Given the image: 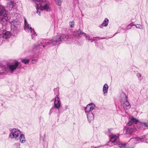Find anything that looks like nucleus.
<instances>
[{"instance_id": "f704fd0d", "label": "nucleus", "mask_w": 148, "mask_h": 148, "mask_svg": "<svg viewBox=\"0 0 148 148\" xmlns=\"http://www.w3.org/2000/svg\"><path fill=\"white\" fill-rule=\"evenodd\" d=\"M136 76L138 78H139L141 77V75L140 73H138L136 74Z\"/></svg>"}, {"instance_id": "dca6fc26", "label": "nucleus", "mask_w": 148, "mask_h": 148, "mask_svg": "<svg viewBox=\"0 0 148 148\" xmlns=\"http://www.w3.org/2000/svg\"><path fill=\"white\" fill-rule=\"evenodd\" d=\"M14 1L9 2L7 3V9L9 10H11L12 9L14 5Z\"/></svg>"}, {"instance_id": "1a4fd4ad", "label": "nucleus", "mask_w": 148, "mask_h": 148, "mask_svg": "<svg viewBox=\"0 0 148 148\" xmlns=\"http://www.w3.org/2000/svg\"><path fill=\"white\" fill-rule=\"evenodd\" d=\"M60 105L61 102L60 99L58 96L56 95L55 97L54 108H56L58 109H59Z\"/></svg>"}, {"instance_id": "f257e3e1", "label": "nucleus", "mask_w": 148, "mask_h": 148, "mask_svg": "<svg viewBox=\"0 0 148 148\" xmlns=\"http://www.w3.org/2000/svg\"><path fill=\"white\" fill-rule=\"evenodd\" d=\"M44 0H36V3L39 2V9L41 10L50 11L52 10L50 3Z\"/></svg>"}, {"instance_id": "f3484780", "label": "nucleus", "mask_w": 148, "mask_h": 148, "mask_svg": "<svg viewBox=\"0 0 148 148\" xmlns=\"http://www.w3.org/2000/svg\"><path fill=\"white\" fill-rule=\"evenodd\" d=\"M108 88V85L106 84L103 86V91L104 94H106L107 93Z\"/></svg>"}, {"instance_id": "79ce46f5", "label": "nucleus", "mask_w": 148, "mask_h": 148, "mask_svg": "<svg viewBox=\"0 0 148 148\" xmlns=\"http://www.w3.org/2000/svg\"><path fill=\"white\" fill-rule=\"evenodd\" d=\"M42 46H43V47L44 48V47H45V45H43Z\"/></svg>"}, {"instance_id": "a19ab883", "label": "nucleus", "mask_w": 148, "mask_h": 148, "mask_svg": "<svg viewBox=\"0 0 148 148\" xmlns=\"http://www.w3.org/2000/svg\"><path fill=\"white\" fill-rule=\"evenodd\" d=\"M105 38H104V37L101 38H100V39H104Z\"/></svg>"}, {"instance_id": "b1692460", "label": "nucleus", "mask_w": 148, "mask_h": 148, "mask_svg": "<svg viewBox=\"0 0 148 148\" xmlns=\"http://www.w3.org/2000/svg\"><path fill=\"white\" fill-rule=\"evenodd\" d=\"M119 147L120 148H125L126 146V144L122 143H116Z\"/></svg>"}, {"instance_id": "2f4dec72", "label": "nucleus", "mask_w": 148, "mask_h": 148, "mask_svg": "<svg viewBox=\"0 0 148 148\" xmlns=\"http://www.w3.org/2000/svg\"><path fill=\"white\" fill-rule=\"evenodd\" d=\"M19 139H25V135L23 134H21Z\"/></svg>"}, {"instance_id": "0eeeda50", "label": "nucleus", "mask_w": 148, "mask_h": 148, "mask_svg": "<svg viewBox=\"0 0 148 148\" xmlns=\"http://www.w3.org/2000/svg\"><path fill=\"white\" fill-rule=\"evenodd\" d=\"M25 30L27 29L28 32H29L31 33L32 38L34 39L36 35V34L35 33L34 29L31 27V25L29 24L27 25V26L25 27Z\"/></svg>"}, {"instance_id": "37998d69", "label": "nucleus", "mask_w": 148, "mask_h": 148, "mask_svg": "<svg viewBox=\"0 0 148 148\" xmlns=\"http://www.w3.org/2000/svg\"><path fill=\"white\" fill-rule=\"evenodd\" d=\"M34 60H33L32 61V63H34V62H33V61H34Z\"/></svg>"}, {"instance_id": "e433bc0d", "label": "nucleus", "mask_w": 148, "mask_h": 148, "mask_svg": "<svg viewBox=\"0 0 148 148\" xmlns=\"http://www.w3.org/2000/svg\"><path fill=\"white\" fill-rule=\"evenodd\" d=\"M36 12L37 13H38L39 15H40V12L38 10H37L36 11Z\"/></svg>"}, {"instance_id": "a878e982", "label": "nucleus", "mask_w": 148, "mask_h": 148, "mask_svg": "<svg viewBox=\"0 0 148 148\" xmlns=\"http://www.w3.org/2000/svg\"><path fill=\"white\" fill-rule=\"evenodd\" d=\"M117 139H110V140L108 142L109 145L112 144H113L116 143V140Z\"/></svg>"}, {"instance_id": "393cba45", "label": "nucleus", "mask_w": 148, "mask_h": 148, "mask_svg": "<svg viewBox=\"0 0 148 148\" xmlns=\"http://www.w3.org/2000/svg\"><path fill=\"white\" fill-rule=\"evenodd\" d=\"M133 131V129L130 127L127 128L126 129V133L127 134H132Z\"/></svg>"}, {"instance_id": "c03bdc74", "label": "nucleus", "mask_w": 148, "mask_h": 148, "mask_svg": "<svg viewBox=\"0 0 148 148\" xmlns=\"http://www.w3.org/2000/svg\"><path fill=\"white\" fill-rule=\"evenodd\" d=\"M36 4H37V5H38V3H36Z\"/></svg>"}, {"instance_id": "473e14b6", "label": "nucleus", "mask_w": 148, "mask_h": 148, "mask_svg": "<svg viewBox=\"0 0 148 148\" xmlns=\"http://www.w3.org/2000/svg\"><path fill=\"white\" fill-rule=\"evenodd\" d=\"M20 142L22 143H24L25 142V140L23 139H19Z\"/></svg>"}, {"instance_id": "f8f14e48", "label": "nucleus", "mask_w": 148, "mask_h": 148, "mask_svg": "<svg viewBox=\"0 0 148 148\" xmlns=\"http://www.w3.org/2000/svg\"><path fill=\"white\" fill-rule=\"evenodd\" d=\"M73 35L75 36L80 37L83 34L86 35V34L84 32H82L80 29L75 31L73 33Z\"/></svg>"}, {"instance_id": "bb28decb", "label": "nucleus", "mask_w": 148, "mask_h": 148, "mask_svg": "<svg viewBox=\"0 0 148 148\" xmlns=\"http://www.w3.org/2000/svg\"><path fill=\"white\" fill-rule=\"evenodd\" d=\"M54 92L55 95H57L58 96V95H59L58 88H55L54 89Z\"/></svg>"}, {"instance_id": "5701e85b", "label": "nucleus", "mask_w": 148, "mask_h": 148, "mask_svg": "<svg viewBox=\"0 0 148 148\" xmlns=\"http://www.w3.org/2000/svg\"><path fill=\"white\" fill-rule=\"evenodd\" d=\"M29 61L30 60L27 58H22L21 59V62L25 64H28Z\"/></svg>"}, {"instance_id": "cd10ccee", "label": "nucleus", "mask_w": 148, "mask_h": 148, "mask_svg": "<svg viewBox=\"0 0 148 148\" xmlns=\"http://www.w3.org/2000/svg\"><path fill=\"white\" fill-rule=\"evenodd\" d=\"M135 26L137 28H139L140 29H142L143 28L142 26L140 25L137 24L136 25H132L129 29H131V27L132 26Z\"/></svg>"}, {"instance_id": "4be33fe9", "label": "nucleus", "mask_w": 148, "mask_h": 148, "mask_svg": "<svg viewBox=\"0 0 148 148\" xmlns=\"http://www.w3.org/2000/svg\"><path fill=\"white\" fill-rule=\"evenodd\" d=\"M135 141L137 143H140L143 142L148 143V139H135Z\"/></svg>"}, {"instance_id": "a211bd4d", "label": "nucleus", "mask_w": 148, "mask_h": 148, "mask_svg": "<svg viewBox=\"0 0 148 148\" xmlns=\"http://www.w3.org/2000/svg\"><path fill=\"white\" fill-rule=\"evenodd\" d=\"M140 125V126H139L138 127V128L139 129H141V126L142 127L143 126H145L146 127H147L148 128V122H140L139 123Z\"/></svg>"}, {"instance_id": "7ed1b4c3", "label": "nucleus", "mask_w": 148, "mask_h": 148, "mask_svg": "<svg viewBox=\"0 0 148 148\" xmlns=\"http://www.w3.org/2000/svg\"><path fill=\"white\" fill-rule=\"evenodd\" d=\"M60 40L59 39V37L58 35L57 36L51 40H47L45 41L46 45H53L54 46L58 45L60 43Z\"/></svg>"}, {"instance_id": "72a5a7b5", "label": "nucleus", "mask_w": 148, "mask_h": 148, "mask_svg": "<svg viewBox=\"0 0 148 148\" xmlns=\"http://www.w3.org/2000/svg\"><path fill=\"white\" fill-rule=\"evenodd\" d=\"M24 23H25V27L27 25H28L27 23V21L25 19L24 20Z\"/></svg>"}, {"instance_id": "7c9ffc66", "label": "nucleus", "mask_w": 148, "mask_h": 148, "mask_svg": "<svg viewBox=\"0 0 148 148\" xmlns=\"http://www.w3.org/2000/svg\"><path fill=\"white\" fill-rule=\"evenodd\" d=\"M99 37H94L93 38L88 39V40L91 41V42H92L93 41L96 40V39L95 38H99Z\"/></svg>"}, {"instance_id": "6e6552de", "label": "nucleus", "mask_w": 148, "mask_h": 148, "mask_svg": "<svg viewBox=\"0 0 148 148\" xmlns=\"http://www.w3.org/2000/svg\"><path fill=\"white\" fill-rule=\"evenodd\" d=\"M95 108V105L92 103L88 104L85 108L86 113H90V112L93 110Z\"/></svg>"}, {"instance_id": "ddd939ff", "label": "nucleus", "mask_w": 148, "mask_h": 148, "mask_svg": "<svg viewBox=\"0 0 148 148\" xmlns=\"http://www.w3.org/2000/svg\"><path fill=\"white\" fill-rule=\"evenodd\" d=\"M59 37V39L60 40V42L68 40L69 38L68 35L62 34L61 35H58Z\"/></svg>"}, {"instance_id": "2eb2a0df", "label": "nucleus", "mask_w": 148, "mask_h": 148, "mask_svg": "<svg viewBox=\"0 0 148 148\" xmlns=\"http://www.w3.org/2000/svg\"><path fill=\"white\" fill-rule=\"evenodd\" d=\"M11 35V34L10 32L6 31L3 33L2 37L3 38L7 39L9 38Z\"/></svg>"}, {"instance_id": "423d86ee", "label": "nucleus", "mask_w": 148, "mask_h": 148, "mask_svg": "<svg viewBox=\"0 0 148 148\" xmlns=\"http://www.w3.org/2000/svg\"><path fill=\"white\" fill-rule=\"evenodd\" d=\"M19 63V62L16 61L14 63H11L8 66L9 69L10 73L13 72L14 70L16 69L18 66Z\"/></svg>"}, {"instance_id": "f03ea898", "label": "nucleus", "mask_w": 148, "mask_h": 148, "mask_svg": "<svg viewBox=\"0 0 148 148\" xmlns=\"http://www.w3.org/2000/svg\"><path fill=\"white\" fill-rule=\"evenodd\" d=\"M7 12L5 7L0 5V22L2 25L6 24L8 20Z\"/></svg>"}, {"instance_id": "412c9836", "label": "nucleus", "mask_w": 148, "mask_h": 148, "mask_svg": "<svg viewBox=\"0 0 148 148\" xmlns=\"http://www.w3.org/2000/svg\"><path fill=\"white\" fill-rule=\"evenodd\" d=\"M109 138H110V139H118L119 138V135L114 134H111L110 135Z\"/></svg>"}, {"instance_id": "9d476101", "label": "nucleus", "mask_w": 148, "mask_h": 148, "mask_svg": "<svg viewBox=\"0 0 148 148\" xmlns=\"http://www.w3.org/2000/svg\"><path fill=\"white\" fill-rule=\"evenodd\" d=\"M11 29L14 31L16 30L17 29L18 23L16 21H13L11 22Z\"/></svg>"}, {"instance_id": "c9c22d12", "label": "nucleus", "mask_w": 148, "mask_h": 148, "mask_svg": "<svg viewBox=\"0 0 148 148\" xmlns=\"http://www.w3.org/2000/svg\"><path fill=\"white\" fill-rule=\"evenodd\" d=\"M143 138H131V139H143Z\"/></svg>"}, {"instance_id": "c85d7f7f", "label": "nucleus", "mask_w": 148, "mask_h": 148, "mask_svg": "<svg viewBox=\"0 0 148 148\" xmlns=\"http://www.w3.org/2000/svg\"><path fill=\"white\" fill-rule=\"evenodd\" d=\"M56 4L58 6H60L61 5L62 0H55Z\"/></svg>"}, {"instance_id": "9b49d317", "label": "nucleus", "mask_w": 148, "mask_h": 148, "mask_svg": "<svg viewBox=\"0 0 148 148\" xmlns=\"http://www.w3.org/2000/svg\"><path fill=\"white\" fill-rule=\"evenodd\" d=\"M139 121L136 118H134L133 116H132L129 119L128 122L127 124L129 125H130L133 123L136 124L137 123H138Z\"/></svg>"}, {"instance_id": "58836bf2", "label": "nucleus", "mask_w": 148, "mask_h": 148, "mask_svg": "<svg viewBox=\"0 0 148 148\" xmlns=\"http://www.w3.org/2000/svg\"><path fill=\"white\" fill-rule=\"evenodd\" d=\"M111 129H108V132L109 133V134H110L111 133Z\"/></svg>"}, {"instance_id": "aec40b11", "label": "nucleus", "mask_w": 148, "mask_h": 148, "mask_svg": "<svg viewBox=\"0 0 148 148\" xmlns=\"http://www.w3.org/2000/svg\"><path fill=\"white\" fill-rule=\"evenodd\" d=\"M109 22V20L107 18H106L103 23L101 24L102 26L106 27L108 25Z\"/></svg>"}, {"instance_id": "20e7f679", "label": "nucleus", "mask_w": 148, "mask_h": 148, "mask_svg": "<svg viewBox=\"0 0 148 148\" xmlns=\"http://www.w3.org/2000/svg\"><path fill=\"white\" fill-rule=\"evenodd\" d=\"M123 96L122 97L121 102L123 103V106L125 110H128L130 108L131 106L130 102L128 100V97L124 93L123 94Z\"/></svg>"}, {"instance_id": "39448f33", "label": "nucleus", "mask_w": 148, "mask_h": 148, "mask_svg": "<svg viewBox=\"0 0 148 148\" xmlns=\"http://www.w3.org/2000/svg\"><path fill=\"white\" fill-rule=\"evenodd\" d=\"M20 134V130L15 128H13L11 130V132L9 134V137L11 138H16Z\"/></svg>"}, {"instance_id": "c756f323", "label": "nucleus", "mask_w": 148, "mask_h": 148, "mask_svg": "<svg viewBox=\"0 0 148 148\" xmlns=\"http://www.w3.org/2000/svg\"><path fill=\"white\" fill-rule=\"evenodd\" d=\"M70 26L71 27H73L74 26L75 22L73 21L71 23H70Z\"/></svg>"}, {"instance_id": "6ab92c4d", "label": "nucleus", "mask_w": 148, "mask_h": 148, "mask_svg": "<svg viewBox=\"0 0 148 148\" xmlns=\"http://www.w3.org/2000/svg\"><path fill=\"white\" fill-rule=\"evenodd\" d=\"M42 40V41H41L40 40L38 42V45H34V47L36 48H37L38 47L41 46L42 45H43L45 43L46 44V43L45 42V41L47 40Z\"/></svg>"}, {"instance_id": "ea45409f", "label": "nucleus", "mask_w": 148, "mask_h": 148, "mask_svg": "<svg viewBox=\"0 0 148 148\" xmlns=\"http://www.w3.org/2000/svg\"><path fill=\"white\" fill-rule=\"evenodd\" d=\"M52 108L51 109V110H50V112H49V114H51L52 113Z\"/></svg>"}, {"instance_id": "4468645a", "label": "nucleus", "mask_w": 148, "mask_h": 148, "mask_svg": "<svg viewBox=\"0 0 148 148\" xmlns=\"http://www.w3.org/2000/svg\"><path fill=\"white\" fill-rule=\"evenodd\" d=\"M87 114V117L89 122L93 121L94 119V116L93 113H88Z\"/></svg>"}, {"instance_id": "4c0bfd02", "label": "nucleus", "mask_w": 148, "mask_h": 148, "mask_svg": "<svg viewBox=\"0 0 148 148\" xmlns=\"http://www.w3.org/2000/svg\"><path fill=\"white\" fill-rule=\"evenodd\" d=\"M85 35L86 36V37L88 39H90L89 38L90 37V36H89L88 35L86 34V35Z\"/></svg>"}]
</instances>
